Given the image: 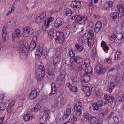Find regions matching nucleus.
<instances>
[{
    "instance_id": "nucleus-1",
    "label": "nucleus",
    "mask_w": 124,
    "mask_h": 124,
    "mask_svg": "<svg viewBox=\"0 0 124 124\" xmlns=\"http://www.w3.org/2000/svg\"><path fill=\"white\" fill-rule=\"evenodd\" d=\"M87 62H89V59H86L84 64L78 68L79 70L84 69L85 71L83 77H81L80 78L81 81H83L84 83H88V82L90 81V80H91V75L93 73V68L89 66V64L86 63Z\"/></svg>"
},
{
    "instance_id": "nucleus-2",
    "label": "nucleus",
    "mask_w": 124,
    "mask_h": 124,
    "mask_svg": "<svg viewBox=\"0 0 124 124\" xmlns=\"http://www.w3.org/2000/svg\"><path fill=\"white\" fill-rule=\"evenodd\" d=\"M36 67L37 70L36 71V79L37 80L38 83L43 84L44 83V78L45 77V71H44V67H43V63L41 62H36Z\"/></svg>"
},
{
    "instance_id": "nucleus-3",
    "label": "nucleus",
    "mask_w": 124,
    "mask_h": 124,
    "mask_svg": "<svg viewBox=\"0 0 124 124\" xmlns=\"http://www.w3.org/2000/svg\"><path fill=\"white\" fill-rule=\"evenodd\" d=\"M19 47L20 49V54L21 56H24V58H26L29 51L28 43H26L25 41H21L19 42Z\"/></svg>"
},
{
    "instance_id": "nucleus-4",
    "label": "nucleus",
    "mask_w": 124,
    "mask_h": 124,
    "mask_svg": "<svg viewBox=\"0 0 124 124\" xmlns=\"http://www.w3.org/2000/svg\"><path fill=\"white\" fill-rule=\"evenodd\" d=\"M56 35L57 38L55 39V41L57 43L62 44L65 41V37H64V34L63 32H56Z\"/></svg>"
},
{
    "instance_id": "nucleus-5",
    "label": "nucleus",
    "mask_w": 124,
    "mask_h": 124,
    "mask_svg": "<svg viewBox=\"0 0 124 124\" xmlns=\"http://www.w3.org/2000/svg\"><path fill=\"white\" fill-rule=\"evenodd\" d=\"M42 112H43L42 119L44 122H47L48 119L50 118V109L45 106V109Z\"/></svg>"
},
{
    "instance_id": "nucleus-6",
    "label": "nucleus",
    "mask_w": 124,
    "mask_h": 124,
    "mask_svg": "<svg viewBox=\"0 0 124 124\" xmlns=\"http://www.w3.org/2000/svg\"><path fill=\"white\" fill-rule=\"evenodd\" d=\"M88 17L86 16H82L79 15H75L72 17V20H74V21H76V22H82V21H84V22H85V21H88Z\"/></svg>"
},
{
    "instance_id": "nucleus-7",
    "label": "nucleus",
    "mask_w": 124,
    "mask_h": 124,
    "mask_svg": "<svg viewBox=\"0 0 124 124\" xmlns=\"http://www.w3.org/2000/svg\"><path fill=\"white\" fill-rule=\"evenodd\" d=\"M44 109H45V105L37 104L35 107L31 109V111L33 113H37L39 110L40 112H42L44 110Z\"/></svg>"
},
{
    "instance_id": "nucleus-8",
    "label": "nucleus",
    "mask_w": 124,
    "mask_h": 124,
    "mask_svg": "<svg viewBox=\"0 0 124 124\" xmlns=\"http://www.w3.org/2000/svg\"><path fill=\"white\" fill-rule=\"evenodd\" d=\"M74 108L76 109L77 116H79L82 115L83 108H82V103L81 102H78V104L75 105Z\"/></svg>"
},
{
    "instance_id": "nucleus-9",
    "label": "nucleus",
    "mask_w": 124,
    "mask_h": 124,
    "mask_svg": "<svg viewBox=\"0 0 124 124\" xmlns=\"http://www.w3.org/2000/svg\"><path fill=\"white\" fill-rule=\"evenodd\" d=\"M120 78H116L115 79L112 80V82L109 86V91L110 93L113 92V90L115 89V86H117L118 84L120 82Z\"/></svg>"
},
{
    "instance_id": "nucleus-10",
    "label": "nucleus",
    "mask_w": 124,
    "mask_h": 124,
    "mask_svg": "<svg viewBox=\"0 0 124 124\" xmlns=\"http://www.w3.org/2000/svg\"><path fill=\"white\" fill-rule=\"evenodd\" d=\"M61 62V52L57 51L53 56V64L55 66Z\"/></svg>"
},
{
    "instance_id": "nucleus-11",
    "label": "nucleus",
    "mask_w": 124,
    "mask_h": 124,
    "mask_svg": "<svg viewBox=\"0 0 124 124\" xmlns=\"http://www.w3.org/2000/svg\"><path fill=\"white\" fill-rule=\"evenodd\" d=\"M123 16H124V14H123V13H119L117 11L112 12L110 14V18L112 19V20H117V19L122 18Z\"/></svg>"
},
{
    "instance_id": "nucleus-12",
    "label": "nucleus",
    "mask_w": 124,
    "mask_h": 124,
    "mask_svg": "<svg viewBox=\"0 0 124 124\" xmlns=\"http://www.w3.org/2000/svg\"><path fill=\"white\" fill-rule=\"evenodd\" d=\"M39 95V93L37 91V89H34L32 90L29 94V99L31 100H33L35 99Z\"/></svg>"
},
{
    "instance_id": "nucleus-13",
    "label": "nucleus",
    "mask_w": 124,
    "mask_h": 124,
    "mask_svg": "<svg viewBox=\"0 0 124 124\" xmlns=\"http://www.w3.org/2000/svg\"><path fill=\"white\" fill-rule=\"evenodd\" d=\"M105 99L111 104V107H114L116 105V102L113 101L114 100V97L113 96H110L109 95H104Z\"/></svg>"
},
{
    "instance_id": "nucleus-14",
    "label": "nucleus",
    "mask_w": 124,
    "mask_h": 124,
    "mask_svg": "<svg viewBox=\"0 0 124 124\" xmlns=\"http://www.w3.org/2000/svg\"><path fill=\"white\" fill-rule=\"evenodd\" d=\"M31 28L29 26L24 27L22 29V35L24 37H28L31 33Z\"/></svg>"
},
{
    "instance_id": "nucleus-15",
    "label": "nucleus",
    "mask_w": 124,
    "mask_h": 124,
    "mask_svg": "<svg viewBox=\"0 0 124 124\" xmlns=\"http://www.w3.org/2000/svg\"><path fill=\"white\" fill-rule=\"evenodd\" d=\"M21 36V30L17 29L16 30L15 32H13L12 34L13 41H15L16 38L20 37Z\"/></svg>"
},
{
    "instance_id": "nucleus-16",
    "label": "nucleus",
    "mask_w": 124,
    "mask_h": 124,
    "mask_svg": "<svg viewBox=\"0 0 124 124\" xmlns=\"http://www.w3.org/2000/svg\"><path fill=\"white\" fill-rule=\"evenodd\" d=\"M16 102L15 100L11 101L8 106L7 107V110L8 113H11L12 110H13L14 106L15 105Z\"/></svg>"
},
{
    "instance_id": "nucleus-17",
    "label": "nucleus",
    "mask_w": 124,
    "mask_h": 124,
    "mask_svg": "<svg viewBox=\"0 0 124 124\" xmlns=\"http://www.w3.org/2000/svg\"><path fill=\"white\" fill-rule=\"evenodd\" d=\"M93 89L92 86H85L83 89V91L85 93L86 96H90L91 95V91Z\"/></svg>"
},
{
    "instance_id": "nucleus-18",
    "label": "nucleus",
    "mask_w": 124,
    "mask_h": 124,
    "mask_svg": "<svg viewBox=\"0 0 124 124\" xmlns=\"http://www.w3.org/2000/svg\"><path fill=\"white\" fill-rule=\"evenodd\" d=\"M101 46L105 53H108V52H109V46H107V44H106L105 41H102L101 42Z\"/></svg>"
},
{
    "instance_id": "nucleus-19",
    "label": "nucleus",
    "mask_w": 124,
    "mask_h": 124,
    "mask_svg": "<svg viewBox=\"0 0 124 124\" xmlns=\"http://www.w3.org/2000/svg\"><path fill=\"white\" fill-rule=\"evenodd\" d=\"M97 68V73H99V74H103V73H105V68L102 67L101 64H99L96 66Z\"/></svg>"
},
{
    "instance_id": "nucleus-20",
    "label": "nucleus",
    "mask_w": 124,
    "mask_h": 124,
    "mask_svg": "<svg viewBox=\"0 0 124 124\" xmlns=\"http://www.w3.org/2000/svg\"><path fill=\"white\" fill-rule=\"evenodd\" d=\"M34 115L33 114H30L29 113H26L24 115L23 119L26 121H30V120H32L34 119Z\"/></svg>"
},
{
    "instance_id": "nucleus-21",
    "label": "nucleus",
    "mask_w": 124,
    "mask_h": 124,
    "mask_svg": "<svg viewBox=\"0 0 124 124\" xmlns=\"http://www.w3.org/2000/svg\"><path fill=\"white\" fill-rule=\"evenodd\" d=\"M91 124H101L100 121L96 117H92L89 121Z\"/></svg>"
},
{
    "instance_id": "nucleus-22",
    "label": "nucleus",
    "mask_w": 124,
    "mask_h": 124,
    "mask_svg": "<svg viewBox=\"0 0 124 124\" xmlns=\"http://www.w3.org/2000/svg\"><path fill=\"white\" fill-rule=\"evenodd\" d=\"M62 25V19L60 18H57L54 23V27L55 28H60Z\"/></svg>"
},
{
    "instance_id": "nucleus-23",
    "label": "nucleus",
    "mask_w": 124,
    "mask_h": 124,
    "mask_svg": "<svg viewBox=\"0 0 124 124\" xmlns=\"http://www.w3.org/2000/svg\"><path fill=\"white\" fill-rule=\"evenodd\" d=\"M55 30L53 29H50L48 31V36L50 39H54L55 38Z\"/></svg>"
},
{
    "instance_id": "nucleus-24",
    "label": "nucleus",
    "mask_w": 124,
    "mask_h": 124,
    "mask_svg": "<svg viewBox=\"0 0 124 124\" xmlns=\"http://www.w3.org/2000/svg\"><path fill=\"white\" fill-rule=\"evenodd\" d=\"M47 78L48 80H50V81L55 80V74H54V72H53V71H49L47 74Z\"/></svg>"
},
{
    "instance_id": "nucleus-25",
    "label": "nucleus",
    "mask_w": 124,
    "mask_h": 124,
    "mask_svg": "<svg viewBox=\"0 0 124 124\" xmlns=\"http://www.w3.org/2000/svg\"><path fill=\"white\" fill-rule=\"evenodd\" d=\"M109 124H119V118L116 116L113 117L112 119L108 120Z\"/></svg>"
},
{
    "instance_id": "nucleus-26",
    "label": "nucleus",
    "mask_w": 124,
    "mask_h": 124,
    "mask_svg": "<svg viewBox=\"0 0 124 124\" xmlns=\"http://www.w3.org/2000/svg\"><path fill=\"white\" fill-rule=\"evenodd\" d=\"M60 98V104L61 105H65L66 103H67V100L64 97H62V96L60 95L59 96Z\"/></svg>"
},
{
    "instance_id": "nucleus-27",
    "label": "nucleus",
    "mask_w": 124,
    "mask_h": 124,
    "mask_svg": "<svg viewBox=\"0 0 124 124\" xmlns=\"http://www.w3.org/2000/svg\"><path fill=\"white\" fill-rule=\"evenodd\" d=\"M113 4H114V2L109 1L105 3L103 8L106 10V9H108V8H109V7H112Z\"/></svg>"
},
{
    "instance_id": "nucleus-28",
    "label": "nucleus",
    "mask_w": 124,
    "mask_h": 124,
    "mask_svg": "<svg viewBox=\"0 0 124 124\" xmlns=\"http://www.w3.org/2000/svg\"><path fill=\"white\" fill-rule=\"evenodd\" d=\"M118 99L119 101H121V102L124 101V92L120 91L119 92Z\"/></svg>"
},
{
    "instance_id": "nucleus-29",
    "label": "nucleus",
    "mask_w": 124,
    "mask_h": 124,
    "mask_svg": "<svg viewBox=\"0 0 124 124\" xmlns=\"http://www.w3.org/2000/svg\"><path fill=\"white\" fill-rule=\"evenodd\" d=\"M74 61L76 63L79 64L82 63V62H83L84 61V59H83V58L78 56L74 58Z\"/></svg>"
},
{
    "instance_id": "nucleus-30",
    "label": "nucleus",
    "mask_w": 124,
    "mask_h": 124,
    "mask_svg": "<svg viewBox=\"0 0 124 124\" xmlns=\"http://www.w3.org/2000/svg\"><path fill=\"white\" fill-rule=\"evenodd\" d=\"M35 48H36V43L34 42H31L29 45V49L30 51H33L35 50Z\"/></svg>"
},
{
    "instance_id": "nucleus-31",
    "label": "nucleus",
    "mask_w": 124,
    "mask_h": 124,
    "mask_svg": "<svg viewBox=\"0 0 124 124\" xmlns=\"http://www.w3.org/2000/svg\"><path fill=\"white\" fill-rule=\"evenodd\" d=\"M2 35L4 40H6V37H7V31L6 28L3 27L2 30Z\"/></svg>"
},
{
    "instance_id": "nucleus-32",
    "label": "nucleus",
    "mask_w": 124,
    "mask_h": 124,
    "mask_svg": "<svg viewBox=\"0 0 124 124\" xmlns=\"http://www.w3.org/2000/svg\"><path fill=\"white\" fill-rule=\"evenodd\" d=\"M51 94H55L57 93V87H56V84L54 82L51 84Z\"/></svg>"
},
{
    "instance_id": "nucleus-33",
    "label": "nucleus",
    "mask_w": 124,
    "mask_h": 124,
    "mask_svg": "<svg viewBox=\"0 0 124 124\" xmlns=\"http://www.w3.org/2000/svg\"><path fill=\"white\" fill-rule=\"evenodd\" d=\"M55 21V19L53 17H49L47 20H45V22H46L47 23V27H50V23H52Z\"/></svg>"
},
{
    "instance_id": "nucleus-34",
    "label": "nucleus",
    "mask_w": 124,
    "mask_h": 124,
    "mask_svg": "<svg viewBox=\"0 0 124 124\" xmlns=\"http://www.w3.org/2000/svg\"><path fill=\"white\" fill-rule=\"evenodd\" d=\"M87 41L88 43V46H91L93 45V43H94V40L93 39V38L88 37Z\"/></svg>"
},
{
    "instance_id": "nucleus-35",
    "label": "nucleus",
    "mask_w": 124,
    "mask_h": 124,
    "mask_svg": "<svg viewBox=\"0 0 124 124\" xmlns=\"http://www.w3.org/2000/svg\"><path fill=\"white\" fill-rule=\"evenodd\" d=\"M42 55V48L40 47L38 48L36 51V56L39 58V57H41Z\"/></svg>"
},
{
    "instance_id": "nucleus-36",
    "label": "nucleus",
    "mask_w": 124,
    "mask_h": 124,
    "mask_svg": "<svg viewBox=\"0 0 124 124\" xmlns=\"http://www.w3.org/2000/svg\"><path fill=\"white\" fill-rule=\"evenodd\" d=\"M70 114H71V109H67L63 116L64 119H67V118L69 117V115H70Z\"/></svg>"
},
{
    "instance_id": "nucleus-37",
    "label": "nucleus",
    "mask_w": 124,
    "mask_h": 124,
    "mask_svg": "<svg viewBox=\"0 0 124 124\" xmlns=\"http://www.w3.org/2000/svg\"><path fill=\"white\" fill-rule=\"evenodd\" d=\"M93 108L94 111H98L100 109V107L96 103H94L93 105Z\"/></svg>"
},
{
    "instance_id": "nucleus-38",
    "label": "nucleus",
    "mask_w": 124,
    "mask_h": 124,
    "mask_svg": "<svg viewBox=\"0 0 124 124\" xmlns=\"http://www.w3.org/2000/svg\"><path fill=\"white\" fill-rule=\"evenodd\" d=\"M121 54H122V52L120 50H117L115 54L114 60H116V61L119 60L121 57Z\"/></svg>"
},
{
    "instance_id": "nucleus-39",
    "label": "nucleus",
    "mask_w": 124,
    "mask_h": 124,
    "mask_svg": "<svg viewBox=\"0 0 124 124\" xmlns=\"http://www.w3.org/2000/svg\"><path fill=\"white\" fill-rule=\"evenodd\" d=\"M75 47L78 52H82V51L84 50V48L82 46L79 45L78 43L75 44Z\"/></svg>"
},
{
    "instance_id": "nucleus-40",
    "label": "nucleus",
    "mask_w": 124,
    "mask_h": 124,
    "mask_svg": "<svg viewBox=\"0 0 124 124\" xmlns=\"http://www.w3.org/2000/svg\"><path fill=\"white\" fill-rule=\"evenodd\" d=\"M7 103H8V102H4L3 104H0V109L1 111H4V110H5V107L7 105Z\"/></svg>"
},
{
    "instance_id": "nucleus-41",
    "label": "nucleus",
    "mask_w": 124,
    "mask_h": 124,
    "mask_svg": "<svg viewBox=\"0 0 124 124\" xmlns=\"http://www.w3.org/2000/svg\"><path fill=\"white\" fill-rule=\"evenodd\" d=\"M64 14H65L67 16H70L72 14V10L70 9H67L64 12Z\"/></svg>"
},
{
    "instance_id": "nucleus-42",
    "label": "nucleus",
    "mask_w": 124,
    "mask_h": 124,
    "mask_svg": "<svg viewBox=\"0 0 124 124\" xmlns=\"http://www.w3.org/2000/svg\"><path fill=\"white\" fill-rule=\"evenodd\" d=\"M115 70H116V68H112L109 70H108L107 74L108 77H112V72H113V71H115Z\"/></svg>"
},
{
    "instance_id": "nucleus-43",
    "label": "nucleus",
    "mask_w": 124,
    "mask_h": 124,
    "mask_svg": "<svg viewBox=\"0 0 124 124\" xmlns=\"http://www.w3.org/2000/svg\"><path fill=\"white\" fill-rule=\"evenodd\" d=\"M84 31V27H81V31L78 33V35L79 36V37H82V38H85V36H86V33H85L83 35L82 33V31Z\"/></svg>"
},
{
    "instance_id": "nucleus-44",
    "label": "nucleus",
    "mask_w": 124,
    "mask_h": 124,
    "mask_svg": "<svg viewBox=\"0 0 124 124\" xmlns=\"http://www.w3.org/2000/svg\"><path fill=\"white\" fill-rule=\"evenodd\" d=\"M84 119H86L87 121H88V122H90L91 120V118L93 117H91V115H90V114L89 113H84L83 114Z\"/></svg>"
},
{
    "instance_id": "nucleus-45",
    "label": "nucleus",
    "mask_w": 124,
    "mask_h": 124,
    "mask_svg": "<svg viewBox=\"0 0 124 124\" xmlns=\"http://www.w3.org/2000/svg\"><path fill=\"white\" fill-rule=\"evenodd\" d=\"M117 9L118 10H119V12L122 13V12H124V6L122 5H119L117 6Z\"/></svg>"
},
{
    "instance_id": "nucleus-46",
    "label": "nucleus",
    "mask_w": 124,
    "mask_h": 124,
    "mask_svg": "<svg viewBox=\"0 0 124 124\" xmlns=\"http://www.w3.org/2000/svg\"><path fill=\"white\" fill-rule=\"evenodd\" d=\"M42 22H43V19L39 16H38L36 17V23H37V24H40V23H42Z\"/></svg>"
},
{
    "instance_id": "nucleus-47",
    "label": "nucleus",
    "mask_w": 124,
    "mask_h": 124,
    "mask_svg": "<svg viewBox=\"0 0 124 124\" xmlns=\"http://www.w3.org/2000/svg\"><path fill=\"white\" fill-rule=\"evenodd\" d=\"M105 62L108 63V64H111L112 63V59L111 58H106L104 59Z\"/></svg>"
},
{
    "instance_id": "nucleus-48",
    "label": "nucleus",
    "mask_w": 124,
    "mask_h": 124,
    "mask_svg": "<svg viewBox=\"0 0 124 124\" xmlns=\"http://www.w3.org/2000/svg\"><path fill=\"white\" fill-rule=\"evenodd\" d=\"M96 104L100 107H101V106H103L104 105H105L106 104V102L103 103L102 100H99L96 103Z\"/></svg>"
},
{
    "instance_id": "nucleus-49",
    "label": "nucleus",
    "mask_w": 124,
    "mask_h": 124,
    "mask_svg": "<svg viewBox=\"0 0 124 124\" xmlns=\"http://www.w3.org/2000/svg\"><path fill=\"white\" fill-rule=\"evenodd\" d=\"M116 39H117V37L116 35H112L110 37V40L112 41V42H115Z\"/></svg>"
},
{
    "instance_id": "nucleus-50",
    "label": "nucleus",
    "mask_w": 124,
    "mask_h": 124,
    "mask_svg": "<svg viewBox=\"0 0 124 124\" xmlns=\"http://www.w3.org/2000/svg\"><path fill=\"white\" fill-rule=\"evenodd\" d=\"M3 98H4V95L1 94L0 95V104H3V102H8L7 101H3Z\"/></svg>"
},
{
    "instance_id": "nucleus-51",
    "label": "nucleus",
    "mask_w": 124,
    "mask_h": 124,
    "mask_svg": "<svg viewBox=\"0 0 124 124\" xmlns=\"http://www.w3.org/2000/svg\"><path fill=\"white\" fill-rule=\"evenodd\" d=\"M40 16L41 18L43 19V21L44 19L46 18L47 16L46 15V13H42V14H40V16Z\"/></svg>"
},
{
    "instance_id": "nucleus-52",
    "label": "nucleus",
    "mask_w": 124,
    "mask_h": 124,
    "mask_svg": "<svg viewBox=\"0 0 124 124\" xmlns=\"http://www.w3.org/2000/svg\"><path fill=\"white\" fill-rule=\"evenodd\" d=\"M88 34L89 35H90V36H92V37H93V36H94V32L92 30H89L88 31Z\"/></svg>"
},
{
    "instance_id": "nucleus-53",
    "label": "nucleus",
    "mask_w": 124,
    "mask_h": 124,
    "mask_svg": "<svg viewBox=\"0 0 124 124\" xmlns=\"http://www.w3.org/2000/svg\"><path fill=\"white\" fill-rule=\"evenodd\" d=\"M59 97L57 99H55L54 101V105H53V106H55V107H59Z\"/></svg>"
},
{
    "instance_id": "nucleus-54",
    "label": "nucleus",
    "mask_w": 124,
    "mask_h": 124,
    "mask_svg": "<svg viewBox=\"0 0 124 124\" xmlns=\"http://www.w3.org/2000/svg\"><path fill=\"white\" fill-rule=\"evenodd\" d=\"M69 55L70 57H71V58L75 56V53L73 52L72 50H70L69 51Z\"/></svg>"
},
{
    "instance_id": "nucleus-55",
    "label": "nucleus",
    "mask_w": 124,
    "mask_h": 124,
    "mask_svg": "<svg viewBox=\"0 0 124 124\" xmlns=\"http://www.w3.org/2000/svg\"><path fill=\"white\" fill-rule=\"evenodd\" d=\"M47 28H48L47 27V23L46 22H44V25L42 26V29L43 31H46Z\"/></svg>"
},
{
    "instance_id": "nucleus-56",
    "label": "nucleus",
    "mask_w": 124,
    "mask_h": 124,
    "mask_svg": "<svg viewBox=\"0 0 124 124\" xmlns=\"http://www.w3.org/2000/svg\"><path fill=\"white\" fill-rule=\"evenodd\" d=\"M102 24L100 22H97L95 25V28H97L98 29H100L101 28Z\"/></svg>"
},
{
    "instance_id": "nucleus-57",
    "label": "nucleus",
    "mask_w": 124,
    "mask_h": 124,
    "mask_svg": "<svg viewBox=\"0 0 124 124\" xmlns=\"http://www.w3.org/2000/svg\"><path fill=\"white\" fill-rule=\"evenodd\" d=\"M71 91H72V92L76 93V92H77V91H78V87H77L76 86L72 87V88L71 89Z\"/></svg>"
},
{
    "instance_id": "nucleus-58",
    "label": "nucleus",
    "mask_w": 124,
    "mask_h": 124,
    "mask_svg": "<svg viewBox=\"0 0 124 124\" xmlns=\"http://www.w3.org/2000/svg\"><path fill=\"white\" fill-rule=\"evenodd\" d=\"M76 4H77L76 1H73L71 4V6L73 8H77V5H76Z\"/></svg>"
},
{
    "instance_id": "nucleus-59",
    "label": "nucleus",
    "mask_w": 124,
    "mask_h": 124,
    "mask_svg": "<svg viewBox=\"0 0 124 124\" xmlns=\"http://www.w3.org/2000/svg\"><path fill=\"white\" fill-rule=\"evenodd\" d=\"M76 5H77V8H80V7H81V6H82V3H81V2L77 1H76Z\"/></svg>"
},
{
    "instance_id": "nucleus-60",
    "label": "nucleus",
    "mask_w": 124,
    "mask_h": 124,
    "mask_svg": "<svg viewBox=\"0 0 124 124\" xmlns=\"http://www.w3.org/2000/svg\"><path fill=\"white\" fill-rule=\"evenodd\" d=\"M72 81L73 83H76L78 81V78L77 77H74L73 78H72Z\"/></svg>"
},
{
    "instance_id": "nucleus-61",
    "label": "nucleus",
    "mask_w": 124,
    "mask_h": 124,
    "mask_svg": "<svg viewBox=\"0 0 124 124\" xmlns=\"http://www.w3.org/2000/svg\"><path fill=\"white\" fill-rule=\"evenodd\" d=\"M70 120L71 121H77V118L74 115H72L70 117Z\"/></svg>"
},
{
    "instance_id": "nucleus-62",
    "label": "nucleus",
    "mask_w": 124,
    "mask_h": 124,
    "mask_svg": "<svg viewBox=\"0 0 124 124\" xmlns=\"http://www.w3.org/2000/svg\"><path fill=\"white\" fill-rule=\"evenodd\" d=\"M107 113H108V108L104 109L102 114V115H105V114H107Z\"/></svg>"
},
{
    "instance_id": "nucleus-63",
    "label": "nucleus",
    "mask_w": 124,
    "mask_h": 124,
    "mask_svg": "<svg viewBox=\"0 0 124 124\" xmlns=\"http://www.w3.org/2000/svg\"><path fill=\"white\" fill-rule=\"evenodd\" d=\"M47 54L48 53H47V51H45V50H42V55H43L45 57H46V56H47Z\"/></svg>"
},
{
    "instance_id": "nucleus-64",
    "label": "nucleus",
    "mask_w": 124,
    "mask_h": 124,
    "mask_svg": "<svg viewBox=\"0 0 124 124\" xmlns=\"http://www.w3.org/2000/svg\"><path fill=\"white\" fill-rule=\"evenodd\" d=\"M36 41H37V36H34L32 38V42H35V43H36Z\"/></svg>"
}]
</instances>
